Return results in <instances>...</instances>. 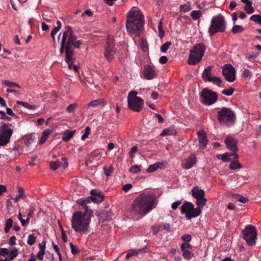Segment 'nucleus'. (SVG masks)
<instances>
[{"instance_id":"18","label":"nucleus","mask_w":261,"mask_h":261,"mask_svg":"<svg viewBox=\"0 0 261 261\" xmlns=\"http://www.w3.org/2000/svg\"><path fill=\"white\" fill-rule=\"evenodd\" d=\"M156 76V71L154 67H152L149 65L145 66L143 71V77L147 80H150L154 79Z\"/></svg>"},{"instance_id":"23","label":"nucleus","mask_w":261,"mask_h":261,"mask_svg":"<svg viewBox=\"0 0 261 261\" xmlns=\"http://www.w3.org/2000/svg\"><path fill=\"white\" fill-rule=\"evenodd\" d=\"M102 201V197L98 196V198L94 197L93 196H89L85 199L81 200L79 203L80 205H83L84 207L87 206L86 204L88 203H90L92 201L94 202H100Z\"/></svg>"},{"instance_id":"30","label":"nucleus","mask_w":261,"mask_h":261,"mask_svg":"<svg viewBox=\"0 0 261 261\" xmlns=\"http://www.w3.org/2000/svg\"><path fill=\"white\" fill-rule=\"evenodd\" d=\"M67 46V39L64 33H63L61 37V47L60 48V53L63 54L64 51H65L66 47Z\"/></svg>"},{"instance_id":"53","label":"nucleus","mask_w":261,"mask_h":261,"mask_svg":"<svg viewBox=\"0 0 261 261\" xmlns=\"http://www.w3.org/2000/svg\"><path fill=\"white\" fill-rule=\"evenodd\" d=\"M258 54L256 53L251 52L246 54V58L248 59H254L258 56Z\"/></svg>"},{"instance_id":"60","label":"nucleus","mask_w":261,"mask_h":261,"mask_svg":"<svg viewBox=\"0 0 261 261\" xmlns=\"http://www.w3.org/2000/svg\"><path fill=\"white\" fill-rule=\"evenodd\" d=\"M251 75V72L247 69H244L242 73V76L245 78H246L248 76H250Z\"/></svg>"},{"instance_id":"11","label":"nucleus","mask_w":261,"mask_h":261,"mask_svg":"<svg viewBox=\"0 0 261 261\" xmlns=\"http://www.w3.org/2000/svg\"><path fill=\"white\" fill-rule=\"evenodd\" d=\"M200 100L203 105L210 106L217 101V94L208 88H204L201 92Z\"/></svg>"},{"instance_id":"59","label":"nucleus","mask_w":261,"mask_h":261,"mask_svg":"<svg viewBox=\"0 0 261 261\" xmlns=\"http://www.w3.org/2000/svg\"><path fill=\"white\" fill-rule=\"evenodd\" d=\"M237 198V200L239 202L243 203H245L248 201V199L247 198H246L241 195H238Z\"/></svg>"},{"instance_id":"22","label":"nucleus","mask_w":261,"mask_h":261,"mask_svg":"<svg viewBox=\"0 0 261 261\" xmlns=\"http://www.w3.org/2000/svg\"><path fill=\"white\" fill-rule=\"evenodd\" d=\"M197 134L199 139V147L201 149H204L206 147L208 142L206 135L203 130L198 132Z\"/></svg>"},{"instance_id":"14","label":"nucleus","mask_w":261,"mask_h":261,"mask_svg":"<svg viewBox=\"0 0 261 261\" xmlns=\"http://www.w3.org/2000/svg\"><path fill=\"white\" fill-rule=\"evenodd\" d=\"M192 196L196 199V204L199 207H203L206 203L207 199L205 196V192L198 186H195L191 190Z\"/></svg>"},{"instance_id":"28","label":"nucleus","mask_w":261,"mask_h":261,"mask_svg":"<svg viewBox=\"0 0 261 261\" xmlns=\"http://www.w3.org/2000/svg\"><path fill=\"white\" fill-rule=\"evenodd\" d=\"M50 133L51 130L49 129H45L43 132L39 141L40 144H43L45 142Z\"/></svg>"},{"instance_id":"40","label":"nucleus","mask_w":261,"mask_h":261,"mask_svg":"<svg viewBox=\"0 0 261 261\" xmlns=\"http://www.w3.org/2000/svg\"><path fill=\"white\" fill-rule=\"evenodd\" d=\"M13 220L11 218H9L7 220L6 223L5 224V231L6 233L9 232L12 226Z\"/></svg>"},{"instance_id":"58","label":"nucleus","mask_w":261,"mask_h":261,"mask_svg":"<svg viewBox=\"0 0 261 261\" xmlns=\"http://www.w3.org/2000/svg\"><path fill=\"white\" fill-rule=\"evenodd\" d=\"M69 245L71 249V252L73 254H75L79 252V250L76 246L74 245L72 243H70Z\"/></svg>"},{"instance_id":"44","label":"nucleus","mask_w":261,"mask_h":261,"mask_svg":"<svg viewBox=\"0 0 261 261\" xmlns=\"http://www.w3.org/2000/svg\"><path fill=\"white\" fill-rule=\"evenodd\" d=\"M250 20L255 22L258 23L260 24L261 16L258 14L253 15L250 17Z\"/></svg>"},{"instance_id":"38","label":"nucleus","mask_w":261,"mask_h":261,"mask_svg":"<svg viewBox=\"0 0 261 261\" xmlns=\"http://www.w3.org/2000/svg\"><path fill=\"white\" fill-rule=\"evenodd\" d=\"M179 10L180 11L184 13H186L191 10V7L189 3H186L180 5L179 7Z\"/></svg>"},{"instance_id":"62","label":"nucleus","mask_w":261,"mask_h":261,"mask_svg":"<svg viewBox=\"0 0 261 261\" xmlns=\"http://www.w3.org/2000/svg\"><path fill=\"white\" fill-rule=\"evenodd\" d=\"M192 246L188 242L184 243L181 245V250H187V248H192Z\"/></svg>"},{"instance_id":"47","label":"nucleus","mask_w":261,"mask_h":261,"mask_svg":"<svg viewBox=\"0 0 261 261\" xmlns=\"http://www.w3.org/2000/svg\"><path fill=\"white\" fill-rule=\"evenodd\" d=\"M182 251V256L187 260H189L192 258L191 253L188 250H181Z\"/></svg>"},{"instance_id":"50","label":"nucleus","mask_w":261,"mask_h":261,"mask_svg":"<svg viewBox=\"0 0 261 261\" xmlns=\"http://www.w3.org/2000/svg\"><path fill=\"white\" fill-rule=\"evenodd\" d=\"M90 130H91L89 126H87L85 128V133L81 137V139L82 140H85L86 139H87L88 137V136L90 133Z\"/></svg>"},{"instance_id":"35","label":"nucleus","mask_w":261,"mask_h":261,"mask_svg":"<svg viewBox=\"0 0 261 261\" xmlns=\"http://www.w3.org/2000/svg\"><path fill=\"white\" fill-rule=\"evenodd\" d=\"M208 82H212L214 84H215L219 87L222 86V80L220 77L212 76Z\"/></svg>"},{"instance_id":"10","label":"nucleus","mask_w":261,"mask_h":261,"mask_svg":"<svg viewBox=\"0 0 261 261\" xmlns=\"http://www.w3.org/2000/svg\"><path fill=\"white\" fill-rule=\"evenodd\" d=\"M10 124L2 123L0 125V146L6 145L10 142L13 130L9 128Z\"/></svg>"},{"instance_id":"20","label":"nucleus","mask_w":261,"mask_h":261,"mask_svg":"<svg viewBox=\"0 0 261 261\" xmlns=\"http://www.w3.org/2000/svg\"><path fill=\"white\" fill-rule=\"evenodd\" d=\"M218 159L222 160L224 162H228L232 160H237L238 159V154L236 153L226 152L223 154H218L216 155Z\"/></svg>"},{"instance_id":"56","label":"nucleus","mask_w":261,"mask_h":261,"mask_svg":"<svg viewBox=\"0 0 261 261\" xmlns=\"http://www.w3.org/2000/svg\"><path fill=\"white\" fill-rule=\"evenodd\" d=\"M76 107H77V105L76 103L70 104L67 107L66 110L68 112L72 113L74 111Z\"/></svg>"},{"instance_id":"9","label":"nucleus","mask_w":261,"mask_h":261,"mask_svg":"<svg viewBox=\"0 0 261 261\" xmlns=\"http://www.w3.org/2000/svg\"><path fill=\"white\" fill-rule=\"evenodd\" d=\"M116 49L114 38L111 36H108L103 55L109 62H112L114 59Z\"/></svg>"},{"instance_id":"37","label":"nucleus","mask_w":261,"mask_h":261,"mask_svg":"<svg viewBox=\"0 0 261 261\" xmlns=\"http://www.w3.org/2000/svg\"><path fill=\"white\" fill-rule=\"evenodd\" d=\"M201 15V12L199 10H194L191 12L190 16L193 19L198 20Z\"/></svg>"},{"instance_id":"4","label":"nucleus","mask_w":261,"mask_h":261,"mask_svg":"<svg viewBox=\"0 0 261 261\" xmlns=\"http://www.w3.org/2000/svg\"><path fill=\"white\" fill-rule=\"evenodd\" d=\"M217 118L220 124L229 127L235 123L236 116L230 108L225 107L218 112Z\"/></svg>"},{"instance_id":"5","label":"nucleus","mask_w":261,"mask_h":261,"mask_svg":"<svg viewBox=\"0 0 261 261\" xmlns=\"http://www.w3.org/2000/svg\"><path fill=\"white\" fill-rule=\"evenodd\" d=\"M226 25L224 17L222 15L219 14L213 17L208 31L209 35L213 36L216 33L224 32L226 28Z\"/></svg>"},{"instance_id":"64","label":"nucleus","mask_w":261,"mask_h":261,"mask_svg":"<svg viewBox=\"0 0 261 261\" xmlns=\"http://www.w3.org/2000/svg\"><path fill=\"white\" fill-rule=\"evenodd\" d=\"M60 30L57 29V28L55 27L51 31L50 33V36L53 39L54 41L55 40V35L57 34V33Z\"/></svg>"},{"instance_id":"43","label":"nucleus","mask_w":261,"mask_h":261,"mask_svg":"<svg viewBox=\"0 0 261 261\" xmlns=\"http://www.w3.org/2000/svg\"><path fill=\"white\" fill-rule=\"evenodd\" d=\"M158 30H159V37L161 38H162L164 36V31L163 29V22H162V19H160V20L159 22Z\"/></svg>"},{"instance_id":"36","label":"nucleus","mask_w":261,"mask_h":261,"mask_svg":"<svg viewBox=\"0 0 261 261\" xmlns=\"http://www.w3.org/2000/svg\"><path fill=\"white\" fill-rule=\"evenodd\" d=\"M244 30V28L242 25H235L232 27L231 31L232 33L237 34L243 32Z\"/></svg>"},{"instance_id":"24","label":"nucleus","mask_w":261,"mask_h":261,"mask_svg":"<svg viewBox=\"0 0 261 261\" xmlns=\"http://www.w3.org/2000/svg\"><path fill=\"white\" fill-rule=\"evenodd\" d=\"M212 67V66H208L203 70L202 73V77L204 81H208L212 77L211 76Z\"/></svg>"},{"instance_id":"19","label":"nucleus","mask_w":261,"mask_h":261,"mask_svg":"<svg viewBox=\"0 0 261 261\" xmlns=\"http://www.w3.org/2000/svg\"><path fill=\"white\" fill-rule=\"evenodd\" d=\"M239 141L237 139L231 137H227L224 140L227 148L231 151L236 153L238 151L237 144Z\"/></svg>"},{"instance_id":"21","label":"nucleus","mask_w":261,"mask_h":261,"mask_svg":"<svg viewBox=\"0 0 261 261\" xmlns=\"http://www.w3.org/2000/svg\"><path fill=\"white\" fill-rule=\"evenodd\" d=\"M68 166V163L64 158H61L60 160H57L55 162H51L50 163V168L53 170H57L59 167H62L66 168Z\"/></svg>"},{"instance_id":"3","label":"nucleus","mask_w":261,"mask_h":261,"mask_svg":"<svg viewBox=\"0 0 261 261\" xmlns=\"http://www.w3.org/2000/svg\"><path fill=\"white\" fill-rule=\"evenodd\" d=\"M143 16L140 11L129 12L126 20L127 32L132 36L139 37L143 29Z\"/></svg>"},{"instance_id":"29","label":"nucleus","mask_w":261,"mask_h":261,"mask_svg":"<svg viewBox=\"0 0 261 261\" xmlns=\"http://www.w3.org/2000/svg\"><path fill=\"white\" fill-rule=\"evenodd\" d=\"M176 131L173 127H169L164 129L160 134L161 136L175 135Z\"/></svg>"},{"instance_id":"45","label":"nucleus","mask_w":261,"mask_h":261,"mask_svg":"<svg viewBox=\"0 0 261 261\" xmlns=\"http://www.w3.org/2000/svg\"><path fill=\"white\" fill-rule=\"evenodd\" d=\"M171 45V42H166L161 46V51L165 53L167 51V50L169 48L170 46Z\"/></svg>"},{"instance_id":"13","label":"nucleus","mask_w":261,"mask_h":261,"mask_svg":"<svg viewBox=\"0 0 261 261\" xmlns=\"http://www.w3.org/2000/svg\"><path fill=\"white\" fill-rule=\"evenodd\" d=\"M244 239L247 244L252 246L255 244L256 239L257 232L254 226L249 225L247 226L243 231Z\"/></svg>"},{"instance_id":"48","label":"nucleus","mask_w":261,"mask_h":261,"mask_svg":"<svg viewBox=\"0 0 261 261\" xmlns=\"http://www.w3.org/2000/svg\"><path fill=\"white\" fill-rule=\"evenodd\" d=\"M141 171L140 166L137 165H133L129 169L130 172L136 173Z\"/></svg>"},{"instance_id":"57","label":"nucleus","mask_w":261,"mask_h":261,"mask_svg":"<svg viewBox=\"0 0 261 261\" xmlns=\"http://www.w3.org/2000/svg\"><path fill=\"white\" fill-rule=\"evenodd\" d=\"M138 150V147L137 146H133L129 152V155L130 158H133L135 154L137 152Z\"/></svg>"},{"instance_id":"34","label":"nucleus","mask_w":261,"mask_h":261,"mask_svg":"<svg viewBox=\"0 0 261 261\" xmlns=\"http://www.w3.org/2000/svg\"><path fill=\"white\" fill-rule=\"evenodd\" d=\"M18 254V251L16 248H12L9 250V256L10 259L13 260Z\"/></svg>"},{"instance_id":"2","label":"nucleus","mask_w":261,"mask_h":261,"mask_svg":"<svg viewBox=\"0 0 261 261\" xmlns=\"http://www.w3.org/2000/svg\"><path fill=\"white\" fill-rule=\"evenodd\" d=\"M93 216V211L87 206L84 207V212L79 211L75 212L71 220L72 228L76 232L87 234L90 232V223Z\"/></svg>"},{"instance_id":"41","label":"nucleus","mask_w":261,"mask_h":261,"mask_svg":"<svg viewBox=\"0 0 261 261\" xmlns=\"http://www.w3.org/2000/svg\"><path fill=\"white\" fill-rule=\"evenodd\" d=\"M18 190V193L16 195L18 197H20V198L23 199L25 198L26 196L25 195L24 190L21 187H17Z\"/></svg>"},{"instance_id":"17","label":"nucleus","mask_w":261,"mask_h":261,"mask_svg":"<svg viewBox=\"0 0 261 261\" xmlns=\"http://www.w3.org/2000/svg\"><path fill=\"white\" fill-rule=\"evenodd\" d=\"M197 159L193 154H190L187 159L181 161V167L185 169H189L196 165Z\"/></svg>"},{"instance_id":"55","label":"nucleus","mask_w":261,"mask_h":261,"mask_svg":"<svg viewBox=\"0 0 261 261\" xmlns=\"http://www.w3.org/2000/svg\"><path fill=\"white\" fill-rule=\"evenodd\" d=\"M234 91V89L233 88H229L227 89L224 90L222 93L223 94L226 96H231L232 95Z\"/></svg>"},{"instance_id":"26","label":"nucleus","mask_w":261,"mask_h":261,"mask_svg":"<svg viewBox=\"0 0 261 261\" xmlns=\"http://www.w3.org/2000/svg\"><path fill=\"white\" fill-rule=\"evenodd\" d=\"M38 246L39 248V251L37 253V257L39 259L42 260L45 254V242H43L42 243H40Z\"/></svg>"},{"instance_id":"54","label":"nucleus","mask_w":261,"mask_h":261,"mask_svg":"<svg viewBox=\"0 0 261 261\" xmlns=\"http://www.w3.org/2000/svg\"><path fill=\"white\" fill-rule=\"evenodd\" d=\"M91 194L92 196H93L94 197H96V198H98V196H101L102 197V200H103L104 196L103 194L96 190H92L91 191Z\"/></svg>"},{"instance_id":"31","label":"nucleus","mask_w":261,"mask_h":261,"mask_svg":"<svg viewBox=\"0 0 261 261\" xmlns=\"http://www.w3.org/2000/svg\"><path fill=\"white\" fill-rule=\"evenodd\" d=\"M100 104H102V105L103 106L105 105V103L104 102L103 99H98L92 100L87 105V106L88 107L95 108Z\"/></svg>"},{"instance_id":"61","label":"nucleus","mask_w":261,"mask_h":261,"mask_svg":"<svg viewBox=\"0 0 261 261\" xmlns=\"http://www.w3.org/2000/svg\"><path fill=\"white\" fill-rule=\"evenodd\" d=\"M181 240L187 242H189L192 240V237L189 234H185L181 237Z\"/></svg>"},{"instance_id":"27","label":"nucleus","mask_w":261,"mask_h":261,"mask_svg":"<svg viewBox=\"0 0 261 261\" xmlns=\"http://www.w3.org/2000/svg\"><path fill=\"white\" fill-rule=\"evenodd\" d=\"M75 130H68L63 134L62 140L65 142L69 141L73 136Z\"/></svg>"},{"instance_id":"39","label":"nucleus","mask_w":261,"mask_h":261,"mask_svg":"<svg viewBox=\"0 0 261 261\" xmlns=\"http://www.w3.org/2000/svg\"><path fill=\"white\" fill-rule=\"evenodd\" d=\"M102 155V152L100 150H96L93 151L91 153V156L93 159L99 160Z\"/></svg>"},{"instance_id":"6","label":"nucleus","mask_w":261,"mask_h":261,"mask_svg":"<svg viewBox=\"0 0 261 261\" xmlns=\"http://www.w3.org/2000/svg\"><path fill=\"white\" fill-rule=\"evenodd\" d=\"M205 51V46L202 43L195 44L190 50L188 59V63L190 65H194L199 63Z\"/></svg>"},{"instance_id":"46","label":"nucleus","mask_w":261,"mask_h":261,"mask_svg":"<svg viewBox=\"0 0 261 261\" xmlns=\"http://www.w3.org/2000/svg\"><path fill=\"white\" fill-rule=\"evenodd\" d=\"M245 10L248 13L251 14L254 12V9L252 6L251 3L246 4L244 8Z\"/></svg>"},{"instance_id":"1","label":"nucleus","mask_w":261,"mask_h":261,"mask_svg":"<svg viewBox=\"0 0 261 261\" xmlns=\"http://www.w3.org/2000/svg\"><path fill=\"white\" fill-rule=\"evenodd\" d=\"M155 197L153 194H140L130 205L128 216L132 219L138 220L146 215L155 207Z\"/></svg>"},{"instance_id":"51","label":"nucleus","mask_w":261,"mask_h":261,"mask_svg":"<svg viewBox=\"0 0 261 261\" xmlns=\"http://www.w3.org/2000/svg\"><path fill=\"white\" fill-rule=\"evenodd\" d=\"M103 170L105 171V173L107 176H110L114 171V168L112 165H111L109 168L106 167L103 168Z\"/></svg>"},{"instance_id":"49","label":"nucleus","mask_w":261,"mask_h":261,"mask_svg":"<svg viewBox=\"0 0 261 261\" xmlns=\"http://www.w3.org/2000/svg\"><path fill=\"white\" fill-rule=\"evenodd\" d=\"M140 251V250H130L129 251V252L126 254V258H129L132 256H137L138 254Z\"/></svg>"},{"instance_id":"16","label":"nucleus","mask_w":261,"mask_h":261,"mask_svg":"<svg viewBox=\"0 0 261 261\" xmlns=\"http://www.w3.org/2000/svg\"><path fill=\"white\" fill-rule=\"evenodd\" d=\"M68 44L69 43L68 42ZM76 60V56L73 48L69 47L68 44L65 49V61L68 64L69 69H72V64L74 63Z\"/></svg>"},{"instance_id":"33","label":"nucleus","mask_w":261,"mask_h":261,"mask_svg":"<svg viewBox=\"0 0 261 261\" xmlns=\"http://www.w3.org/2000/svg\"><path fill=\"white\" fill-rule=\"evenodd\" d=\"M2 83L6 85V86L7 87H10V88H20V86L17 84L15 82H11V81H7V80H4L2 82Z\"/></svg>"},{"instance_id":"7","label":"nucleus","mask_w":261,"mask_h":261,"mask_svg":"<svg viewBox=\"0 0 261 261\" xmlns=\"http://www.w3.org/2000/svg\"><path fill=\"white\" fill-rule=\"evenodd\" d=\"M138 92L135 91L129 92L127 97L128 108L137 112H140L144 105L143 100L137 96Z\"/></svg>"},{"instance_id":"63","label":"nucleus","mask_w":261,"mask_h":261,"mask_svg":"<svg viewBox=\"0 0 261 261\" xmlns=\"http://www.w3.org/2000/svg\"><path fill=\"white\" fill-rule=\"evenodd\" d=\"M9 253V249L7 248H0V255L5 256L8 255Z\"/></svg>"},{"instance_id":"12","label":"nucleus","mask_w":261,"mask_h":261,"mask_svg":"<svg viewBox=\"0 0 261 261\" xmlns=\"http://www.w3.org/2000/svg\"><path fill=\"white\" fill-rule=\"evenodd\" d=\"M64 31V35L67 39V45L69 44V47L71 48H80L82 44L81 41H76V37L74 34L73 30L70 27H67Z\"/></svg>"},{"instance_id":"52","label":"nucleus","mask_w":261,"mask_h":261,"mask_svg":"<svg viewBox=\"0 0 261 261\" xmlns=\"http://www.w3.org/2000/svg\"><path fill=\"white\" fill-rule=\"evenodd\" d=\"M141 48L143 51H146L148 49V45L147 41L141 39V43H140Z\"/></svg>"},{"instance_id":"32","label":"nucleus","mask_w":261,"mask_h":261,"mask_svg":"<svg viewBox=\"0 0 261 261\" xmlns=\"http://www.w3.org/2000/svg\"><path fill=\"white\" fill-rule=\"evenodd\" d=\"M242 166L241 164L238 161V160H237V159L234 162H231L229 165V168L230 170L239 169L242 168Z\"/></svg>"},{"instance_id":"8","label":"nucleus","mask_w":261,"mask_h":261,"mask_svg":"<svg viewBox=\"0 0 261 261\" xmlns=\"http://www.w3.org/2000/svg\"><path fill=\"white\" fill-rule=\"evenodd\" d=\"M201 207L194 208V205L189 202H185L181 206V213L185 214L186 218L190 220L199 216L201 213Z\"/></svg>"},{"instance_id":"25","label":"nucleus","mask_w":261,"mask_h":261,"mask_svg":"<svg viewBox=\"0 0 261 261\" xmlns=\"http://www.w3.org/2000/svg\"><path fill=\"white\" fill-rule=\"evenodd\" d=\"M164 164L162 162H156L153 164L149 166L146 170L147 173L153 172L157 170L159 168H161L163 166Z\"/></svg>"},{"instance_id":"15","label":"nucleus","mask_w":261,"mask_h":261,"mask_svg":"<svg viewBox=\"0 0 261 261\" xmlns=\"http://www.w3.org/2000/svg\"><path fill=\"white\" fill-rule=\"evenodd\" d=\"M223 75L229 82H233L236 79V72L233 67L230 64H226L222 70Z\"/></svg>"},{"instance_id":"42","label":"nucleus","mask_w":261,"mask_h":261,"mask_svg":"<svg viewBox=\"0 0 261 261\" xmlns=\"http://www.w3.org/2000/svg\"><path fill=\"white\" fill-rule=\"evenodd\" d=\"M36 240V238L34 234H31L28 236L27 243L29 245H33L35 244Z\"/></svg>"}]
</instances>
